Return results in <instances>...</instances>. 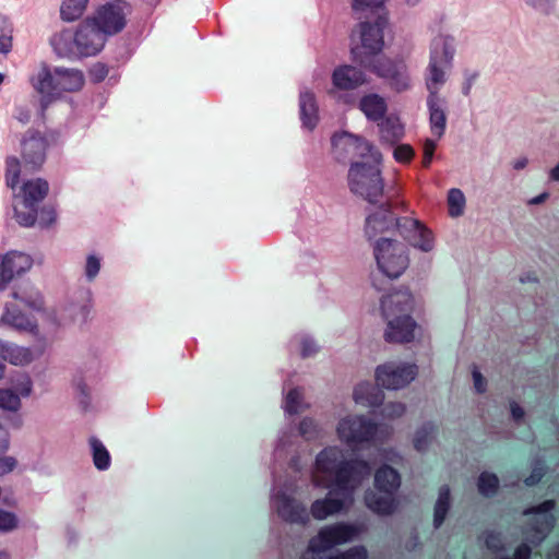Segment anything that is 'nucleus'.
I'll list each match as a JSON object with an SVG mask.
<instances>
[{"instance_id":"obj_29","label":"nucleus","mask_w":559,"mask_h":559,"mask_svg":"<svg viewBox=\"0 0 559 559\" xmlns=\"http://www.w3.org/2000/svg\"><path fill=\"white\" fill-rule=\"evenodd\" d=\"M57 85L59 87L60 95L63 92H78L84 86V74L78 69L56 68Z\"/></svg>"},{"instance_id":"obj_42","label":"nucleus","mask_w":559,"mask_h":559,"mask_svg":"<svg viewBox=\"0 0 559 559\" xmlns=\"http://www.w3.org/2000/svg\"><path fill=\"white\" fill-rule=\"evenodd\" d=\"M22 206H23V210L19 209L17 206L14 207L15 219L21 226L31 227L37 221L38 210L36 206H33V205L32 206L22 205Z\"/></svg>"},{"instance_id":"obj_18","label":"nucleus","mask_w":559,"mask_h":559,"mask_svg":"<svg viewBox=\"0 0 559 559\" xmlns=\"http://www.w3.org/2000/svg\"><path fill=\"white\" fill-rule=\"evenodd\" d=\"M106 36L121 32L126 26L122 8L116 3L99 7L93 17H90Z\"/></svg>"},{"instance_id":"obj_26","label":"nucleus","mask_w":559,"mask_h":559,"mask_svg":"<svg viewBox=\"0 0 559 559\" xmlns=\"http://www.w3.org/2000/svg\"><path fill=\"white\" fill-rule=\"evenodd\" d=\"M299 115L302 126L312 131L319 122V108L316 96L310 91L301 92L299 95Z\"/></svg>"},{"instance_id":"obj_37","label":"nucleus","mask_w":559,"mask_h":559,"mask_svg":"<svg viewBox=\"0 0 559 559\" xmlns=\"http://www.w3.org/2000/svg\"><path fill=\"white\" fill-rule=\"evenodd\" d=\"M88 0H63L60 14L62 20L72 22L84 13Z\"/></svg>"},{"instance_id":"obj_17","label":"nucleus","mask_w":559,"mask_h":559,"mask_svg":"<svg viewBox=\"0 0 559 559\" xmlns=\"http://www.w3.org/2000/svg\"><path fill=\"white\" fill-rule=\"evenodd\" d=\"M33 265L31 255L10 251L0 257V290H4L15 277L27 272Z\"/></svg>"},{"instance_id":"obj_10","label":"nucleus","mask_w":559,"mask_h":559,"mask_svg":"<svg viewBox=\"0 0 559 559\" xmlns=\"http://www.w3.org/2000/svg\"><path fill=\"white\" fill-rule=\"evenodd\" d=\"M336 430L342 441L358 444L371 441L378 431V425L365 416H348L340 420Z\"/></svg>"},{"instance_id":"obj_3","label":"nucleus","mask_w":559,"mask_h":559,"mask_svg":"<svg viewBox=\"0 0 559 559\" xmlns=\"http://www.w3.org/2000/svg\"><path fill=\"white\" fill-rule=\"evenodd\" d=\"M60 143V133L56 130L40 131L27 129L20 139V156L25 169L39 170L45 164L48 151Z\"/></svg>"},{"instance_id":"obj_9","label":"nucleus","mask_w":559,"mask_h":559,"mask_svg":"<svg viewBox=\"0 0 559 559\" xmlns=\"http://www.w3.org/2000/svg\"><path fill=\"white\" fill-rule=\"evenodd\" d=\"M555 508L556 501L554 499H548L537 506L528 507L523 511V515H544L542 521L537 520L536 523L532 524L530 528L524 531V533L527 535V544L537 547L546 539L548 533L555 527L556 524V518L552 514Z\"/></svg>"},{"instance_id":"obj_59","label":"nucleus","mask_w":559,"mask_h":559,"mask_svg":"<svg viewBox=\"0 0 559 559\" xmlns=\"http://www.w3.org/2000/svg\"><path fill=\"white\" fill-rule=\"evenodd\" d=\"M384 0H353V9L355 11L365 10L367 8H378L382 5Z\"/></svg>"},{"instance_id":"obj_33","label":"nucleus","mask_w":559,"mask_h":559,"mask_svg":"<svg viewBox=\"0 0 559 559\" xmlns=\"http://www.w3.org/2000/svg\"><path fill=\"white\" fill-rule=\"evenodd\" d=\"M359 108L371 121L383 119L388 109L384 98L378 94L365 95L359 102Z\"/></svg>"},{"instance_id":"obj_25","label":"nucleus","mask_w":559,"mask_h":559,"mask_svg":"<svg viewBox=\"0 0 559 559\" xmlns=\"http://www.w3.org/2000/svg\"><path fill=\"white\" fill-rule=\"evenodd\" d=\"M0 322L19 332H28L34 335L38 333L36 320L26 316L14 305L5 306L4 312L0 318Z\"/></svg>"},{"instance_id":"obj_50","label":"nucleus","mask_w":559,"mask_h":559,"mask_svg":"<svg viewBox=\"0 0 559 559\" xmlns=\"http://www.w3.org/2000/svg\"><path fill=\"white\" fill-rule=\"evenodd\" d=\"M109 73L108 67L104 63H95L88 71L90 80L93 83L103 82Z\"/></svg>"},{"instance_id":"obj_52","label":"nucleus","mask_w":559,"mask_h":559,"mask_svg":"<svg viewBox=\"0 0 559 559\" xmlns=\"http://www.w3.org/2000/svg\"><path fill=\"white\" fill-rule=\"evenodd\" d=\"M450 510V506L442 501H436L435 512H433V525L436 528H439Z\"/></svg>"},{"instance_id":"obj_36","label":"nucleus","mask_w":559,"mask_h":559,"mask_svg":"<svg viewBox=\"0 0 559 559\" xmlns=\"http://www.w3.org/2000/svg\"><path fill=\"white\" fill-rule=\"evenodd\" d=\"M438 432V427L433 423L424 424L417 431L414 438V448L424 452L427 450L428 445L435 439Z\"/></svg>"},{"instance_id":"obj_38","label":"nucleus","mask_w":559,"mask_h":559,"mask_svg":"<svg viewBox=\"0 0 559 559\" xmlns=\"http://www.w3.org/2000/svg\"><path fill=\"white\" fill-rule=\"evenodd\" d=\"M93 451V462L97 469L105 471L110 466V455L105 445L96 438L90 439Z\"/></svg>"},{"instance_id":"obj_47","label":"nucleus","mask_w":559,"mask_h":559,"mask_svg":"<svg viewBox=\"0 0 559 559\" xmlns=\"http://www.w3.org/2000/svg\"><path fill=\"white\" fill-rule=\"evenodd\" d=\"M368 552L364 546H354L343 552L330 556L329 559H367Z\"/></svg>"},{"instance_id":"obj_27","label":"nucleus","mask_w":559,"mask_h":559,"mask_svg":"<svg viewBox=\"0 0 559 559\" xmlns=\"http://www.w3.org/2000/svg\"><path fill=\"white\" fill-rule=\"evenodd\" d=\"M55 52L62 58L73 59L80 57L76 46V31L72 33L64 29L51 38Z\"/></svg>"},{"instance_id":"obj_46","label":"nucleus","mask_w":559,"mask_h":559,"mask_svg":"<svg viewBox=\"0 0 559 559\" xmlns=\"http://www.w3.org/2000/svg\"><path fill=\"white\" fill-rule=\"evenodd\" d=\"M19 522L15 513L0 509V532L8 533L16 530Z\"/></svg>"},{"instance_id":"obj_4","label":"nucleus","mask_w":559,"mask_h":559,"mask_svg":"<svg viewBox=\"0 0 559 559\" xmlns=\"http://www.w3.org/2000/svg\"><path fill=\"white\" fill-rule=\"evenodd\" d=\"M348 185L353 193L376 204L383 195L384 183L379 164L355 162L348 170Z\"/></svg>"},{"instance_id":"obj_53","label":"nucleus","mask_w":559,"mask_h":559,"mask_svg":"<svg viewBox=\"0 0 559 559\" xmlns=\"http://www.w3.org/2000/svg\"><path fill=\"white\" fill-rule=\"evenodd\" d=\"M485 545L492 552H498V551L503 550V543H502L501 535L496 532H489L486 534Z\"/></svg>"},{"instance_id":"obj_49","label":"nucleus","mask_w":559,"mask_h":559,"mask_svg":"<svg viewBox=\"0 0 559 559\" xmlns=\"http://www.w3.org/2000/svg\"><path fill=\"white\" fill-rule=\"evenodd\" d=\"M406 406L401 402H390L382 408V415L389 418H397L404 415Z\"/></svg>"},{"instance_id":"obj_55","label":"nucleus","mask_w":559,"mask_h":559,"mask_svg":"<svg viewBox=\"0 0 559 559\" xmlns=\"http://www.w3.org/2000/svg\"><path fill=\"white\" fill-rule=\"evenodd\" d=\"M532 546L527 543H521L515 547L512 556L501 557L499 559H531Z\"/></svg>"},{"instance_id":"obj_2","label":"nucleus","mask_w":559,"mask_h":559,"mask_svg":"<svg viewBox=\"0 0 559 559\" xmlns=\"http://www.w3.org/2000/svg\"><path fill=\"white\" fill-rule=\"evenodd\" d=\"M414 298L408 288L395 290L381 298V311L388 322L384 338L389 343H409L417 324L411 316Z\"/></svg>"},{"instance_id":"obj_41","label":"nucleus","mask_w":559,"mask_h":559,"mask_svg":"<svg viewBox=\"0 0 559 559\" xmlns=\"http://www.w3.org/2000/svg\"><path fill=\"white\" fill-rule=\"evenodd\" d=\"M465 206V197L460 189L452 188L448 193V207L449 214L452 217H457L463 214Z\"/></svg>"},{"instance_id":"obj_56","label":"nucleus","mask_w":559,"mask_h":559,"mask_svg":"<svg viewBox=\"0 0 559 559\" xmlns=\"http://www.w3.org/2000/svg\"><path fill=\"white\" fill-rule=\"evenodd\" d=\"M437 147L435 140L427 139L424 143L423 167L428 168L432 162V157Z\"/></svg>"},{"instance_id":"obj_23","label":"nucleus","mask_w":559,"mask_h":559,"mask_svg":"<svg viewBox=\"0 0 559 559\" xmlns=\"http://www.w3.org/2000/svg\"><path fill=\"white\" fill-rule=\"evenodd\" d=\"M366 82L365 73L353 66H340L332 73V83L341 91H352Z\"/></svg>"},{"instance_id":"obj_34","label":"nucleus","mask_w":559,"mask_h":559,"mask_svg":"<svg viewBox=\"0 0 559 559\" xmlns=\"http://www.w3.org/2000/svg\"><path fill=\"white\" fill-rule=\"evenodd\" d=\"M0 357L12 365H26L32 361L33 355L28 348L4 342L0 338Z\"/></svg>"},{"instance_id":"obj_43","label":"nucleus","mask_w":559,"mask_h":559,"mask_svg":"<svg viewBox=\"0 0 559 559\" xmlns=\"http://www.w3.org/2000/svg\"><path fill=\"white\" fill-rule=\"evenodd\" d=\"M21 407V400L19 394L12 390L0 389V408L8 411H17Z\"/></svg>"},{"instance_id":"obj_40","label":"nucleus","mask_w":559,"mask_h":559,"mask_svg":"<svg viewBox=\"0 0 559 559\" xmlns=\"http://www.w3.org/2000/svg\"><path fill=\"white\" fill-rule=\"evenodd\" d=\"M22 159L16 156H8L5 158V182L11 189H15L20 182Z\"/></svg>"},{"instance_id":"obj_58","label":"nucleus","mask_w":559,"mask_h":559,"mask_svg":"<svg viewBox=\"0 0 559 559\" xmlns=\"http://www.w3.org/2000/svg\"><path fill=\"white\" fill-rule=\"evenodd\" d=\"M31 109L27 106H16L14 110V118L22 124H27L31 121Z\"/></svg>"},{"instance_id":"obj_5","label":"nucleus","mask_w":559,"mask_h":559,"mask_svg":"<svg viewBox=\"0 0 559 559\" xmlns=\"http://www.w3.org/2000/svg\"><path fill=\"white\" fill-rule=\"evenodd\" d=\"M332 153L340 163L353 162L355 158L370 157L372 162L381 163V153L362 136L342 132L332 136Z\"/></svg>"},{"instance_id":"obj_15","label":"nucleus","mask_w":559,"mask_h":559,"mask_svg":"<svg viewBox=\"0 0 559 559\" xmlns=\"http://www.w3.org/2000/svg\"><path fill=\"white\" fill-rule=\"evenodd\" d=\"M106 35L87 17L76 29V46L80 57L97 55L104 47Z\"/></svg>"},{"instance_id":"obj_24","label":"nucleus","mask_w":559,"mask_h":559,"mask_svg":"<svg viewBox=\"0 0 559 559\" xmlns=\"http://www.w3.org/2000/svg\"><path fill=\"white\" fill-rule=\"evenodd\" d=\"M427 107L431 132L440 139L447 127L445 99L440 97L438 92H431L427 98Z\"/></svg>"},{"instance_id":"obj_22","label":"nucleus","mask_w":559,"mask_h":559,"mask_svg":"<svg viewBox=\"0 0 559 559\" xmlns=\"http://www.w3.org/2000/svg\"><path fill=\"white\" fill-rule=\"evenodd\" d=\"M353 498H345L337 495L335 489H329L328 495L322 499H317L310 507V513L316 520H325L328 516L340 513L347 503L353 502Z\"/></svg>"},{"instance_id":"obj_28","label":"nucleus","mask_w":559,"mask_h":559,"mask_svg":"<svg viewBox=\"0 0 559 559\" xmlns=\"http://www.w3.org/2000/svg\"><path fill=\"white\" fill-rule=\"evenodd\" d=\"M400 485L401 476L392 466L385 464L376 471L374 487L380 492L394 495Z\"/></svg>"},{"instance_id":"obj_11","label":"nucleus","mask_w":559,"mask_h":559,"mask_svg":"<svg viewBox=\"0 0 559 559\" xmlns=\"http://www.w3.org/2000/svg\"><path fill=\"white\" fill-rule=\"evenodd\" d=\"M357 534L356 526L347 523H335L321 528L308 544V551L322 552L333 546L352 540Z\"/></svg>"},{"instance_id":"obj_35","label":"nucleus","mask_w":559,"mask_h":559,"mask_svg":"<svg viewBox=\"0 0 559 559\" xmlns=\"http://www.w3.org/2000/svg\"><path fill=\"white\" fill-rule=\"evenodd\" d=\"M379 129L381 141L390 145L397 143L404 135V127L396 117L381 119Z\"/></svg>"},{"instance_id":"obj_7","label":"nucleus","mask_w":559,"mask_h":559,"mask_svg":"<svg viewBox=\"0 0 559 559\" xmlns=\"http://www.w3.org/2000/svg\"><path fill=\"white\" fill-rule=\"evenodd\" d=\"M388 26V19L379 15L373 23L361 22L359 24L360 46L352 48L353 60L358 64L370 63V57L380 55L383 49V34Z\"/></svg>"},{"instance_id":"obj_14","label":"nucleus","mask_w":559,"mask_h":559,"mask_svg":"<svg viewBox=\"0 0 559 559\" xmlns=\"http://www.w3.org/2000/svg\"><path fill=\"white\" fill-rule=\"evenodd\" d=\"M396 229L400 235L413 247L429 252L433 249L435 240L430 229L420 221L412 217H399Z\"/></svg>"},{"instance_id":"obj_61","label":"nucleus","mask_w":559,"mask_h":559,"mask_svg":"<svg viewBox=\"0 0 559 559\" xmlns=\"http://www.w3.org/2000/svg\"><path fill=\"white\" fill-rule=\"evenodd\" d=\"M16 466V460L12 456L0 457V475L8 474Z\"/></svg>"},{"instance_id":"obj_62","label":"nucleus","mask_w":559,"mask_h":559,"mask_svg":"<svg viewBox=\"0 0 559 559\" xmlns=\"http://www.w3.org/2000/svg\"><path fill=\"white\" fill-rule=\"evenodd\" d=\"M473 379L476 391L478 393H484L486 391V379L476 367L473 369Z\"/></svg>"},{"instance_id":"obj_12","label":"nucleus","mask_w":559,"mask_h":559,"mask_svg":"<svg viewBox=\"0 0 559 559\" xmlns=\"http://www.w3.org/2000/svg\"><path fill=\"white\" fill-rule=\"evenodd\" d=\"M417 371L418 368L415 364L395 366L389 362L376 369V381L378 385L388 390H399L412 382Z\"/></svg>"},{"instance_id":"obj_30","label":"nucleus","mask_w":559,"mask_h":559,"mask_svg":"<svg viewBox=\"0 0 559 559\" xmlns=\"http://www.w3.org/2000/svg\"><path fill=\"white\" fill-rule=\"evenodd\" d=\"M370 382H361L354 389V400L364 406L378 407L383 404L384 393Z\"/></svg>"},{"instance_id":"obj_19","label":"nucleus","mask_w":559,"mask_h":559,"mask_svg":"<svg viewBox=\"0 0 559 559\" xmlns=\"http://www.w3.org/2000/svg\"><path fill=\"white\" fill-rule=\"evenodd\" d=\"M57 81L56 69L51 72L47 66H43L37 74L31 79L34 90L40 95L43 111L60 96Z\"/></svg>"},{"instance_id":"obj_51","label":"nucleus","mask_w":559,"mask_h":559,"mask_svg":"<svg viewBox=\"0 0 559 559\" xmlns=\"http://www.w3.org/2000/svg\"><path fill=\"white\" fill-rule=\"evenodd\" d=\"M100 270V260L94 254H90L85 264V276L91 282L93 281Z\"/></svg>"},{"instance_id":"obj_1","label":"nucleus","mask_w":559,"mask_h":559,"mask_svg":"<svg viewBox=\"0 0 559 559\" xmlns=\"http://www.w3.org/2000/svg\"><path fill=\"white\" fill-rule=\"evenodd\" d=\"M371 474L370 464L362 459L346 460L338 447H325L314 462L312 484L316 487L335 489L337 495L353 498L356 489Z\"/></svg>"},{"instance_id":"obj_45","label":"nucleus","mask_w":559,"mask_h":559,"mask_svg":"<svg viewBox=\"0 0 559 559\" xmlns=\"http://www.w3.org/2000/svg\"><path fill=\"white\" fill-rule=\"evenodd\" d=\"M300 436L310 441L318 439L320 432L317 423L309 417H305L299 424Z\"/></svg>"},{"instance_id":"obj_8","label":"nucleus","mask_w":559,"mask_h":559,"mask_svg":"<svg viewBox=\"0 0 559 559\" xmlns=\"http://www.w3.org/2000/svg\"><path fill=\"white\" fill-rule=\"evenodd\" d=\"M454 49L451 43H448L445 38L439 37L432 41L430 62L428 66L429 73L426 79L429 94H431V92H438L437 85L445 82L444 70L451 67Z\"/></svg>"},{"instance_id":"obj_48","label":"nucleus","mask_w":559,"mask_h":559,"mask_svg":"<svg viewBox=\"0 0 559 559\" xmlns=\"http://www.w3.org/2000/svg\"><path fill=\"white\" fill-rule=\"evenodd\" d=\"M415 155L414 148L409 144H400L393 151L396 162L407 164Z\"/></svg>"},{"instance_id":"obj_44","label":"nucleus","mask_w":559,"mask_h":559,"mask_svg":"<svg viewBox=\"0 0 559 559\" xmlns=\"http://www.w3.org/2000/svg\"><path fill=\"white\" fill-rule=\"evenodd\" d=\"M301 399H302V393H301L300 389L294 388V389L289 390L285 397V411L290 415L298 414L299 408H300Z\"/></svg>"},{"instance_id":"obj_6","label":"nucleus","mask_w":559,"mask_h":559,"mask_svg":"<svg viewBox=\"0 0 559 559\" xmlns=\"http://www.w3.org/2000/svg\"><path fill=\"white\" fill-rule=\"evenodd\" d=\"M379 270L389 278H397L407 269L409 259L403 243L389 238L379 239L374 247Z\"/></svg>"},{"instance_id":"obj_21","label":"nucleus","mask_w":559,"mask_h":559,"mask_svg":"<svg viewBox=\"0 0 559 559\" xmlns=\"http://www.w3.org/2000/svg\"><path fill=\"white\" fill-rule=\"evenodd\" d=\"M276 511L282 520L290 524H306L309 521L306 507L285 492L276 495Z\"/></svg>"},{"instance_id":"obj_64","label":"nucleus","mask_w":559,"mask_h":559,"mask_svg":"<svg viewBox=\"0 0 559 559\" xmlns=\"http://www.w3.org/2000/svg\"><path fill=\"white\" fill-rule=\"evenodd\" d=\"M12 50V35H0V52L9 53Z\"/></svg>"},{"instance_id":"obj_13","label":"nucleus","mask_w":559,"mask_h":559,"mask_svg":"<svg viewBox=\"0 0 559 559\" xmlns=\"http://www.w3.org/2000/svg\"><path fill=\"white\" fill-rule=\"evenodd\" d=\"M396 229L400 235L413 247L429 252L433 249L435 240L430 229L420 221L412 217H399Z\"/></svg>"},{"instance_id":"obj_16","label":"nucleus","mask_w":559,"mask_h":559,"mask_svg":"<svg viewBox=\"0 0 559 559\" xmlns=\"http://www.w3.org/2000/svg\"><path fill=\"white\" fill-rule=\"evenodd\" d=\"M360 66L378 76L388 80L390 85L397 92H402L408 87V78L400 67L390 59L377 55L370 57V63L368 66Z\"/></svg>"},{"instance_id":"obj_31","label":"nucleus","mask_w":559,"mask_h":559,"mask_svg":"<svg viewBox=\"0 0 559 559\" xmlns=\"http://www.w3.org/2000/svg\"><path fill=\"white\" fill-rule=\"evenodd\" d=\"M49 185L45 179L37 178L27 180L22 186L23 202L22 205L36 206L48 194Z\"/></svg>"},{"instance_id":"obj_32","label":"nucleus","mask_w":559,"mask_h":559,"mask_svg":"<svg viewBox=\"0 0 559 559\" xmlns=\"http://www.w3.org/2000/svg\"><path fill=\"white\" fill-rule=\"evenodd\" d=\"M365 502L371 511L381 515H390L394 513L397 506L393 495L385 493L384 496H380L372 490H367L365 492Z\"/></svg>"},{"instance_id":"obj_20","label":"nucleus","mask_w":559,"mask_h":559,"mask_svg":"<svg viewBox=\"0 0 559 559\" xmlns=\"http://www.w3.org/2000/svg\"><path fill=\"white\" fill-rule=\"evenodd\" d=\"M392 213V204L390 202L382 203L379 209L369 214L366 218L365 234L369 240L383 234L391 228H396V219Z\"/></svg>"},{"instance_id":"obj_63","label":"nucleus","mask_w":559,"mask_h":559,"mask_svg":"<svg viewBox=\"0 0 559 559\" xmlns=\"http://www.w3.org/2000/svg\"><path fill=\"white\" fill-rule=\"evenodd\" d=\"M32 380L28 376H24L22 380L17 383L16 390L19 391L20 395L22 396H28L32 392Z\"/></svg>"},{"instance_id":"obj_57","label":"nucleus","mask_w":559,"mask_h":559,"mask_svg":"<svg viewBox=\"0 0 559 559\" xmlns=\"http://www.w3.org/2000/svg\"><path fill=\"white\" fill-rule=\"evenodd\" d=\"M545 468L543 465L535 466L531 474L524 479V484L528 487L536 486L544 477Z\"/></svg>"},{"instance_id":"obj_54","label":"nucleus","mask_w":559,"mask_h":559,"mask_svg":"<svg viewBox=\"0 0 559 559\" xmlns=\"http://www.w3.org/2000/svg\"><path fill=\"white\" fill-rule=\"evenodd\" d=\"M56 211L53 207H43L38 214V224L41 227H49L56 222Z\"/></svg>"},{"instance_id":"obj_39","label":"nucleus","mask_w":559,"mask_h":559,"mask_svg":"<svg viewBox=\"0 0 559 559\" xmlns=\"http://www.w3.org/2000/svg\"><path fill=\"white\" fill-rule=\"evenodd\" d=\"M477 487L481 496L491 498L498 492L499 478L493 473L483 472L478 476Z\"/></svg>"},{"instance_id":"obj_60","label":"nucleus","mask_w":559,"mask_h":559,"mask_svg":"<svg viewBox=\"0 0 559 559\" xmlns=\"http://www.w3.org/2000/svg\"><path fill=\"white\" fill-rule=\"evenodd\" d=\"M318 352V346L314 341L305 338L301 342V356L304 358L310 357Z\"/></svg>"}]
</instances>
